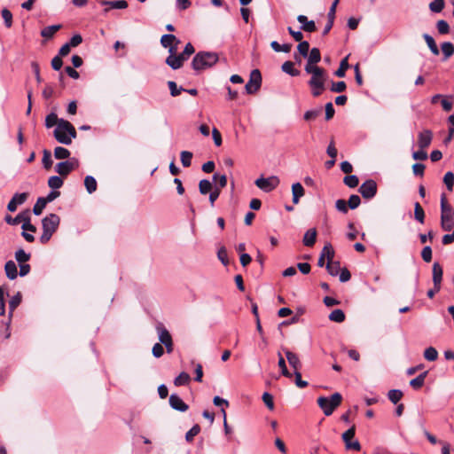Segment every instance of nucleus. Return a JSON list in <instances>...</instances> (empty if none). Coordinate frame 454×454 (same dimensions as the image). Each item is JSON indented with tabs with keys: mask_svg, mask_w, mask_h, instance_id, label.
Wrapping results in <instances>:
<instances>
[{
	"mask_svg": "<svg viewBox=\"0 0 454 454\" xmlns=\"http://www.w3.org/2000/svg\"><path fill=\"white\" fill-rule=\"evenodd\" d=\"M195 52V49L191 43H186L184 51L177 54V47H170L168 51V56L167 57L165 63L173 70L180 69L184 61H186L191 55Z\"/></svg>",
	"mask_w": 454,
	"mask_h": 454,
	"instance_id": "1",
	"label": "nucleus"
},
{
	"mask_svg": "<svg viewBox=\"0 0 454 454\" xmlns=\"http://www.w3.org/2000/svg\"><path fill=\"white\" fill-rule=\"evenodd\" d=\"M218 60L219 56L216 52L201 51L194 55L191 66L196 73H200L215 66Z\"/></svg>",
	"mask_w": 454,
	"mask_h": 454,
	"instance_id": "2",
	"label": "nucleus"
},
{
	"mask_svg": "<svg viewBox=\"0 0 454 454\" xmlns=\"http://www.w3.org/2000/svg\"><path fill=\"white\" fill-rule=\"evenodd\" d=\"M441 226L444 231H450L454 226V209L447 202L444 193L441 196Z\"/></svg>",
	"mask_w": 454,
	"mask_h": 454,
	"instance_id": "3",
	"label": "nucleus"
},
{
	"mask_svg": "<svg viewBox=\"0 0 454 454\" xmlns=\"http://www.w3.org/2000/svg\"><path fill=\"white\" fill-rule=\"evenodd\" d=\"M4 221L10 225H17L22 223L21 229L31 232L36 231V227L31 223V217L29 210H25L19 213L15 217L6 215Z\"/></svg>",
	"mask_w": 454,
	"mask_h": 454,
	"instance_id": "4",
	"label": "nucleus"
},
{
	"mask_svg": "<svg viewBox=\"0 0 454 454\" xmlns=\"http://www.w3.org/2000/svg\"><path fill=\"white\" fill-rule=\"evenodd\" d=\"M342 401V396L340 393L336 392L333 394L330 397L320 396L317 399L318 406L323 410L324 414L325 416H330L333 414L334 410L340 405Z\"/></svg>",
	"mask_w": 454,
	"mask_h": 454,
	"instance_id": "5",
	"label": "nucleus"
},
{
	"mask_svg": "<svg viewBox=\"0 0 454 454\" xmlns=\"http://www.w3.org/2000/svg\"><path fill=\"white\" fill-rule=\"evenodd\" d=\"M304 70L307 74H311V78L308 82L309 87H317L322 88V83L327 80V73L326 71L320 67H310L309 65H305Z\"/></svg>",
	"mask_w": 454,
	"mask_h": 454,
	"instance_id": "6",
	"label": "nucleus"
},
{
	"mask_svg": "<svg viewBox=\"0 0 454 454\" xmlns=\"http://www.w3.org/2000/svg\"><path fill=\"white\" fill-rule=\"evenodd\" d=\"M262 85V74L259 69H254L250 73V79L246 84L245 89L247 94L255 93Z\"/></svg>",
	"mask_w": 454,
	"mask_h": 454,
	"instance_id": "7",
	"label": "nucleus"
},
{
	"mask_svg": "<svg viewBox=\"0 0 454 454\" xmlns=\"http://www.w3.org/2000/svg\"><path fill=\"white\" fill-rule=\"evenodd\" d=\"M279 184V179L276 176L270 177H259L255 180V185L265 192L273 191Z\"/></svg>",
	"mask_w": 454,
	"mask_h": 454,
	"instance_id": "8",
	"label": "nucleus"
},
{
	"mask_svg": "<svg viewBox=\"0 0 454 454\" xmlns=\"http://www.w3.org/2000/svg\"><path fill=\"white\" fill-rule=\"evenodd\" d=\"M377 183L372 179L364 182L359 187V192L365 200H371L377 194Z\"/></svg>",
	"mask_w": 454,
	"mask_h": 454,
	"instance_id": "9",
	"label": "nucleus"
},
{
	"mask_svg": "<svg viewBox=\"0 0 454 454\" xmlns=\"http://www.w3.org/2000/svg\"><path fill=\"white\" fill-rule=\"evenodd\" d=\"M59 223V216L57 214H50L42 220L43 231L54 234L58 230Z\"/></svg>",
	"mask_w": 454,
	"mask_h": 454,
	"instance_id": "10",
	"label": "nucleus"
},
{
	"mask_svg": "<svg viewBox=\"0 0 454 454\" xmlns=\"http://www.w3.org/2000/svg\"><path fill=\"white\" fill-rule=\"evenodd\" d=\"M79 166V161L75 158H72L69 160H65L58 163L56 165V172L60 176H66L73 170L77 168Z\"/></svg>",
	"mask_w": 454,
	"mask_h": 454,
	"instance_id": "11",
	"label": "nucleus"
},
{
	"mask_svg": "<svg viewBox=\"0 0 454 454\" xmlns=\"http://www.w3.org/2000/svg\"><path fill=\"white\" fill-rule=\"evenodd\" d=\"M62 121H64V119H60L59 125L53 131V135L59 143L68 145L71 144V137H67V132L65 128L62 127Z\"/></svg>",
	"mask_w": 454,
	"mask_h": 454,
	"instance_id": "12",
	"label": "nucleus"
},
{
	"mask_svg": "<svg viewBox=\"0 0 454 454\" xmlns=\"http://www.w3.org/2000/svg\"><path fill=\"white\" fill-rule=\"evenodd\" d=\"M20 302H21V294L20 293H17L15 295H13L11 298L10 301H9V318H8L7 323H6L7 333L5 334V339L10 338V336H11V333L9 331V326H10V324H11V318L12 317L13 311L20 304Z\"/></svg>",
	"mask_w": 454,
	"mask_h": 454,
	"instance_id": "13",
	"label": "nucleus"
},
{
	"mask_svg": "<svg viewBox=\"0 0 454 454\" xmlns=\"http://www.w3.org/2000/svg\"><path fill=\"white\" fill-rule=\"evenodd\" d=\"M27 197H28V193H27V192L15 193L12 196V198L11 199V200L9 201V203L7 205V209L10 212L16 211L18 206L22 205L26 202V200H27Z\"/></svg>",
	"mask_w": 454,
	"mask_h": 454,
	"instance_id": "14",
	"label": "nucleus"
},
{
	"mask_svg": "<svg viewBox=\"0 0 454 454\" xmlns=\"http://www.w3.org/2000/svg\"><path fill=\"white\" fill-rule=\"evenodd\" d=\"M432 273H433V283H434V288L436 289V291H440L441 283L442 280L443 270H442V267L440 265L439 262H434Z\"/></svg>",
	"mask_w": 454,
	"mask_h": 454,
	"instance_id": "15",
	"label": "nucleus"
},
{
	"mask_svg": "<svg viewBox=\"0 0 454 454\" xmlns=\"http://www.w3.org/2000/svg\"><path fill=\"white\" fill-rule=\"evenodd\" d=\"M169 405L172 409L182 412L186 411L189 408V406L176 394L170 395Z\"/></svg>",
	"mask_w": 454,
	"mask_h": 454,
	"instance_id": "16",
	"label": "nucleus"
},
{
	"mask_svg": "<svg viewBox=\"0 0 454 454\" xmlns=\"http://www.w3.org/2000/svg\"><path fill=\"white\" fill-rule=\"evenodd\" d=\"M155 329L160 344L164 345L165 343H168L173 340L171 334L162 323H157Z\"/></svg>",
	"mask_w": 454,
	"mask_h": 454,
	"instance_id": "17",
	"label": "nucleus"
},
{
	"mask_svg": "<svg viewBox=\"0 0 454 454\" xmlns=\"http://www.w3.org/2000/svg\"><path fill=\"white\" fill-rule=\"evenodd\" d=\"M283 350L285 352L288 364L294 369V372H300V369L301 368V363L298 356L286 348H283Z\"/></svg>",
	"mask_w": 454,
	"mask_h": 454,
	"instance_id": "18",
	"label": "nucleus"
},
{
	"mask_svg": "<svg viewBox=\"0 0 454 454\" xmlns=\"http://www.w3.org/2000/svg\"><path fill=\"white\" fill-rule=\"evenodd\" d=\"M180 40L173 34L163 35L160 38V44L163 48L177 47Z\"/></svg>",
	"mask_w": 454,
	"mask_h": 454,
	"instance_id": "19",
	"label": "nucleus"
},
{
	"mask_svg": "<svg viewBox=\"0 0 454 454\" xmlns=\"http://www.w3.org/2000/svg\"><path fill=\"white\" fill-rule=\"evenodd\" d=\"M433 134L429 129L420 132L418 137V144L420 149H426L432 142Z\"/></svg>",
	"mask_w": 454,
	"mask_h": 454,
	"instance_id": "20",
	"label": "nucleus"
},
{
	"mask_svg": "<svg viewBox=\"0 0 454 454\" xmlns=\"http://www.w3.org/2000/svg\"><path fill=\"white\" fill-rule=\"evenodd\" d=\"M100 4L106 6V8L104 10L105 12H107L110 9H126L128 7V3L125 0H102L100 1Z\"/></svg>",
	"mask_w": 454,
	"mask_h": 454,
	"instance_id": "21",
	"label": "nucleus"
},
{
	"mask_svg": "<svg viewBox=\"0 0 454 454\" xmlns=\"http://www.w3.org/2000/svg\"><path fill=\"white\" fill-rule=\"evenodd\" d=\"M297 20L301 24V28L305 32L311 33L316 31L317 27L315 22L313 20H309L305 15H299L297 17Z\"/></svg>",
	"mask_w": 454,
	"mask_h": 454,
	"instance_id": "22",
	"label": "nucleus"
},
{
	"mask_svg": "<svg viewBox=\"0 0 454 454\" xmlns=\"http://www.w3.org/2000/svg\"><path fill=\"white\" fill-rule=\"evenodd\" d=\"M308 61L306 65L310 67H317V64L321 60V53L318 48H312L308 54Z\"/></svg>",
	"mask_w": 454,
	"mask_h": 454,
	"instance_id": "23",
	"label": "nucleus"
},
{
	"mask_svg": "<svg viewBox=\"0 0 454 454\" xmlns=\"http://www.w3.org/2000/svg\"><path fill=\"white\" fill-rule=\"evenodd\" d=\"M293 203L298 204L300 199L304 196L305 191L301 183H295L292 185Z\"/></svg>",
	"mask_w": 454,
	"mask_h": 454,
	"instance_id": "24",
	"label": "nucleus"
},
{
	"mask_svg": "<svg viewBox=\"0 0 454 454\" xmlns=\"http://www.w3.org/2000/svg\"><path fill=\"white\" fill-rule=\"evenodd\" d=\"M4 270H5L6 277L11 280L15 279L18 276L17 266H16L15 262L12 260L6 262V263L4 265Z\"/></svg>",
	"mask_w": 454,
	"mask_h": 454,
	"instance_id": "25",
	"label": "nucleus"
},
{
	"mask_svg": "<svg viewBox=\"0 0 454 454\" xmlns=\"http://www.w3.org/2000/svg\"><path fill=\"white\" fill-rule=\"evenodd\" d=\"M317 231L316 229L308 230L303 237V244L306 247H312L316 243Z\"/></svg>",
	"mask_w": 454,
	"mask_h": 454,
	"instance_id": "26",
	"label": "nucleus"
},
{
	"mask_svg": "<svg viewBox=\"0 0 454 454\" xmlns=\"http://www.w3.org/2000/svg\"><path fill=\"white\" fill-rule=\"evenodd\" d=\"M443 60H447L454 54V44L450 42H444L441 44Z\"/></svg>",
	"mask_w": 454,
	"mask_h": 454,
	"instance_id": "27",
	"label": "nucleus"
},
{
	"mask_svg": "<svg viewBox=\"0 0 454 454\" xmlns=\"http://www.w3.org/2000/svg\"><path fill=\"white\" fill-rule=\"evenodd\" d=\"M423 38L425 39L428 48L430 49L431 52L437 56L440 54V51H439V48L434 41V39L433 38V36H431L430 35L428 34H424L423 35Z\"/></svg>",
	"mask_w": 454,
	"mask_h": 454,
	"instance_id": "28",
	"label": "nucleus"
},
{
	"mask_svg": "<svg viewBox=\"0 0 454 454\" xmlns=\"http://www.w3.org/2000/svg\"><path fill=\"white\" fill-rule=\"evenodd\" d=\"M281 69L286 74L291 76H298L300 74V71L294 68V64L292 61H286L282 64Z\"/></svg>",
	"mask_w": 454,
	"mask_h": 454,
	"instance_id": "29",
	"label": "nucleus"
},
{
	"mask_svg": "<svg viewBox=\"0 0 454 454\" xmlns=\"http://www.w3.org/2000/svg\"><path fill=\"white\" fill-rule=\"evenodd\" d=\"M427 375V372H424L420 373L419 376H417L416 378L412 379L410 381V386L411 387H413L414 389L420 388L424 385L425 379H426Z\"/></svg>",
	"mask_w": 454,
	"mask_h": 454,
	"instance_id": "30",
	"label": "nucleus"
},
{
	"mask_svg": "<svg viewBox=\"0 0 454 454\" xmlns=\"http://www.w3.org/2000/svg\"><path fill=\"white\" fill-rule=\"evenodd\" d=\"M61 28V25H52L45 27L41 31V35L44 38H51L53 35Z\"/></svg>",
	"mask_w": 454,
	"mask_h": 454,
	"instance_id": "31",
	"label": "nucleus"
},
{
	"mask_svg": "<svg viewBox=\"0 0 454 454\" xmlns=\"http://www.w3.org/2000/svg\"><path fill=\"white\" fill-rule=\"evenodd\" d=\"M214 189L212 183L207 179H202L199 183V191L200 194L206 195Z\"/></svg>",
	"mask_w": 454,
	"mask_h": 454,
	"instance_id": "32",
	"label": "nucleus"
},
{
	"mask_svg": "<svg viewBox=\"0 0 454 454\" xmlns=\"http://www.w3.org/2000/svg\"><path fill=\"white\" fill-rule=\"evenodd\" d=\"M348 56L345 57L340 63L339 68L334 72V74L337 77L342 78L346 74V71L349 68V64L348 62Z\"/></svg>",
	"mask_w": 454,
	"mask_h": 454,
	"instance_id": "33",
	"label": "nucleus"
},
{
	"mask_svg": "<svg viewBox=\"0 0 454 454\" xmlns=\"http://www.w3.org/2000/svg\"><path fill=\"white\" fill-rule=\"evenodd\" d=\"M278 365L281 370V374L286 378H291L293 376V374L288 371V369L286 367V360L282 356L280 352L278 353Z\"/></svg>",
	"mask_w": 454,
	"mask_h": 454,
	"instance_id": "34",
	"label": "nucleus"
},
{
	"mask_svg": "<svg viewBox=\"0 0 454 454\" xmlns=\"http://www.w3.org/2000/svg\"><path fill=\"white\" fill-rule=\"evenodd\" d=\"M84 185L87 192L91 194L97 190V181L92 176H87L84 179Z\"/></svg>",
	"mask_w": 454,
	"mask_h": 454,
	"instance_id": "35",
	"label": "nucleus"
},
{
	"mask_svg": "<svg viewBox=\"0 0 454 454\" xmlns=\"http://www.w3.org/2000/svg\"><path fill=\"white\" fill-rule=\"evenodd\" d=\"M326 270L331 276H337L340 270V262H333L328 261L326 266Z\"/></svg>",
	"mask_w": 454,
	"mask_h": 454,
	"instance_id": "36",
	"label": "nucleus"
},
{
	"mask_svg": "<svg viewBox=\"0 0 454 454\" xmlns=\"http://www.w3.org/2000/svg\"><path fill=\"white\" fill-rule=\"evenodd\" d=\"M46 205H47V202L45 201L44 198L39 197L37 199L35 204L34 205L33 213L35 215H40L43 213V210L44 209Z\"/></svg>",
	"mask_w": 454,
	"mask_h": 454,
	"instance_id": "37",
	"label": "nucleus"
},
{
	"mask_svg": "<svg viewBox=\"0 0 454 454\" xmlns=\"http://www.w3.org/2000/svg\"><path fill=\"white\" fill-rule=\"evenodd\" d=\"M329 319L333 322L342 323L345 320V314L341 309H334L330 313Z\"/></svg>",
	"mask_w": 454,
	"mask_h": 454,
	"instance_id": "38",
	"label": "nucleus"
},
{
	"mask_svg": "<svg viewBox=\"0 0 454 454\" xmlns=\"http://www.w3.org/2000/svg\"><path fill=\"white\" fill-rule=\"evenodd\" d=\"M270 46L271 48L276 51V52H280V51H283V52H289L292 49V44L290 43H284V44H279L277 41H273L271 42L270 43Z\"/></svg>",
	"mask_w": 454,
	"mask_h": 454,
	"instance_id": "39",
	"label": "nucleus"
},
{
	"mask_svg": "<svg viewBox=\"0 0 454 454\" xmlns=\"http://www.w3.org/2000/svg\"><path fill=\"white\" fill-rule=\"evenodd\" d=\"M30 257L31 254L25 252L22 248H20L15 252V259L20 264L29 261Z\"/></svg>",
	"mask_w": 454,
	"mask_h": 454,
	"instance_id": "40",
	"label": "nucleus"
},
{
	"mask_svg": "<svg viewBox=\"0 0 454 454\" xmlns=\"http://www.w3.org/2000/svg\"><path fill=\"white\" fill-rule=\"evenodd\" d=\"M54 156L56 159L65 160L69 158L70 152L65 147L57 146L54 150Z\"/></svg>",
	"mask_w": 454,
	"mask_h": 454,
	"instance_id": "41",
	"label": "nucleus"
},
{
	"mask_svg": "<svg viewBox=\"0 0 454 454\" xmlns=\"http://www.w3.org/2000/svg\"><path fill=\"white\" fill-rule=\"evenodd\" d=\"M414 218L420 223H423L425 220L424 209L419 202H416L414 205Z\"/></svg>",
	"mask_w": 454,
	"mask_h": 454,
	"instance_id": "42",
	"label": "nucleus"
},
{
	"mask_svg": "<svg viewBox=\"0 0 454 454\" xmlns=\"http://www.w3.org/2000/svg\"><path fill=\"white\" fill-rule=\"evenodd\" d=\"M191 378L187 372H181L175 380L174 384L176 387L186 385L190 381Z\"/></svg>",
	"mask_w": 454,
	"mask_h": 454,
	"instance_id": "43",
	"label": "nucleus"
},
{
	"mask_svg": "<svg viewBox=\"0 0 454 454\" xmlns=\"http://www.w3.org/2000/svg\"><path fill=\"white\" fill-rule=\"evenodd\" d=\"M388 399L396 404L403 397V392L399 389H391L387 393Z\"/></svg>",
	"mask_w": 454,
	"mask_h": 454,
	"instance_id": "44",
	"label": "nucleus"
},
{
	"mask_svg": "<svg viewBox=\"0 0 454 454\" xmlns=\"http://www.w3.org/2000/svg\"><path fill=\"white\" fill-rule=\"evenodd\" d=\"M181 162L184 168H189L192 164V153L189 151H183L180 153Z\"/></svg>",
	"mask_w": 454,
	"mask_h": 454,
	"instance_id": "45",
	"label": "nucleus"
},
{
	"mask_svg": "<svg viewBox=\"0 0 454 454\" xmlns=\"http://www.w3.org/2000/svg\"><path fill=\"white\" fill-rule=\"evenodd\" d=\"M213 181L217 182V184L215 186H217L220 190L227 185L226 175H220L219 173H215L213 175Z\"/></svg>",
	"mask_w": 454,
	"mask_h": 454,
	"instance_id": "46",
	"label": "nucleus"
},
{
	"mask_svg": "<svg viewBox=\"0 0 454 454\" xmlns=\"http://www.w3.org/2000/svg\"><path fill=\"white\" fill-rule=\"evenodd\" d=\"M436 28L440 35H447L450 33V25L444 20H440L437 21Z\"/></svg>",
	"mask_w": 454,
	"mask_h": 454,
	"instance_id": "47",
	"label": "nucleus"
},
{
	"mask_svg": "<svg viewBox=\"0 0 454 454\" xmlns=\"http://www.w3.org/2000/svg\"><path fill=\"white\" fill-rule=\"evenodd\" d=\"M444 0H434L429 4V9L432 12L439 13L444 8Z\"/></svg>",
	"mask_w": 454,
	"mask_h": 454,
	"instance_id": "48",
	"label": "nucleus"
},
{
	"mask_svg": "<svg viewBox=\"0 0 454 454\" xmlns=\"http://www.w3.org/2000/svg\"><path fill=\"white\" fill-rule=\"evenodd\" d=\"M59 121H60V119L58 118V116L55 113H51L45 118V126L48 129L53 127L54 125L58 126Z\"/></svg>",
	"mask_w": 454,
	"mask_h": 454,
	"instance_id": "49",
	"label": "nucleus"
},
{
	"mask_svg": "<svg viewBox=\"0 0 454 454\" xmlns=\"http://www.w3.org/2000/svg\"><path fill=\"white\" fill-rule=\"evenodd\" d=\"M168 87L172 97H177L182 91L185 90L183 87H178L176 82L174 81H168Z\"/></svg>",
	"mask_w": 454,
	"mask_h": 454,
	"instance_id": "50",
	"label": "nucleus"
},
{
	"mask_svg": "<svg viewBox=\"0 0 454 454\" xmlns=\"http://www.w3.org/2000/svg\"><path fill=\"white\" fill-rule=\"evenodd\" d=\"M48 185L51 189H59L63 185V180L60 176H52L48 180Z\"/></svg>",
	"mask_w": 454,
	"mask_h": 454,
	"instance_id": "51",
	"label": "nucleus"
},
{
	"mask_svg": "<svg viewBox=\"0 0 454 454\" xmlns=\"http://www.w3.org/2000/svg\"><path fill=\"white\" fill-rule=\"evenodd\" d=\"M297 50L299 52V55L306 58L309 54V43L307 41H301L299 42V44L297 46Z\"/></svg>",
	"mask_w": 454,
	"mask_h": 454,
	"instance_id": "52",
	"label": "nucleus"
},
{
	"mask_svg": "<svg viewBox=\"0 0 454 454\" xmlns=\"http://www.w3.org/2000/svg\"><path fill=\"white\" fill-rule=\"evenodd\" d=\"M321 113H322L321 108L309 110V111L305 112V114L303 115V119L307 121H314L321 114Z\"/></svg>",
	"mask_w": 454,
	"mask_h": 454,
	"instance_id": "53",
	"label": "nucleus"
},
{
	"mask_svg": "<svg viewBox=\"0 0 454 454\" xmlns=\"http://www.w3.org/2000/svg\"><path fill=\"white\" fill-rule=\"evenodd\" d=\"M62 127L65 128L66 131L67 132V137H71V140L73 138H75L77 136L76 130L74 127L68 121H62Z\"/></svg>",
	"mask_w": 454,
	"mask_h": 454,
	"instance_id": "54",
	"label": "nucleus"
},
{
	"mask_svg": "<svg viewBox=\"0 0 454 454\" xmlns=\"http://www.w3.org/2000/svg\"><path fill=\"white\" fill-rule=\"evenodd\" d=\"M355 434H356L355 426L351 427L349 429H348L347 431H345L342 434L341 438L345 443V447H347V444H348V442H351V439L355 436Z\"/></svg>",
	"mask_w": 454,
	"mask_h": 454,
	"instance_id": "55",
	"label": "nucleus"
},
{
	"mask_svg": "<svg viewBox=\"0 0 454 454\" xmlns=\"http://www.w3.org/2000/svg\"><path fill=\"white\" fill-rule=\"evenodd\" d=\"M343 183L349 188H355L359 184V179L355 175H349L344 177Z\"/></svg>",
	"mask_w": 454,
	"mask_h": 454,
	"instance_id": "56",
	"label": "nucleus"
},
{
	"mask_svg": "<svg viewBox=\"0 0 454 454\" xmlns=\"http://www.w3.org/2000/svg\"><path fill=\"white\" fill-rule=\"evenodd\" d=\"M424 357L427 361H434L438 357V352H437V350L434 348L429 347V348L425 349V351H424Z\"/></svg>",
	"mask_w": 454,
	"mask_h": 454,
	"instance_id": "57",
	"label": "nucleus"
},
{
	"mask_svg": "<svg viewBox=\"0 0 454 454\" xmlns=\"http://www.w3.org/2000/svg\"><path fill=\"white\" fill-rule=\"evenodd\" d=\"M43 165L44 168L50 169L52 166V159H51V153L48 150H43Z\"/></svg>",
	"mask_w": 454,
	"mask_h": 454,
	"instance_id": "58",
	"label": "nucleus"
},
{
	"mask_svg": "<svg viewBox=\"0 0 454 454\" xmlns=\"http://www.w3.org/2000/svg\"><path fill=\"white\" fill-rule=\"evenodd\" d=\"M443 182L447 187V189L451 192L453 190L454 185V174L450 171L447 172L444 175Z\"/></svg>",
	"mask_w": 454,
	"mask_h": 454,
	"instance_id": "59",
	"label": "nucleus"
},
{
	"mask_svg": "<svg viewBox=\"0 0 454 454\" xmlns=\"http://www.w3.org/2000/svg\"><path fill=\"white\" fill-rule=\"evenodd\" d=\"M200 432V427L194 425L185 434V440L189 442H192L193 438Z\"/></svg>",
	"mask_w": 454,
	"mask_h": 454,
	"instance_id": "60",
	"label": "nucleus"
},
{
	"mask_svg": "<svg viewBox=\"0 0 454 454\" xmlns=\"http://www.w3.org/2000/svg\"><path fill=\"white\" fill-rule=\"evenodd\" d=\"M321 255L326 257L328 261H332L334 256V250L331 244H326L321 252Z\"/></svg>",
	"mask_w": 454,
	"mask_h": 454,
	"instance_id": "61",
	"label": "nucleus"
},
{
	"mask_svg": "<svg viewBox=\"0 0 454 454\" xmlns=\"http://www.w3.org/2000/svg\"><path fill=\"white\" fill-rule=\"evenodd\" d=\"M347 88L346 82L343 81L332 82L331 91L340 93L343 92Z\"/></svg>",
	"mask_w": 454,
	"mask_h": 454,
	"instance_id": "62",
	"label": "nucleus"
},
{
	"mask_svg": "<svg viewBox=\"0 0 454 454\" xmlns=\"http://www.w3.org/2000/svg\"><path fill=\"white\" fill-rule=\"evenodd\" d=\"M1 14H2V17L4 20V25L7 27H11L12 25V12L6 9V8H4L1 12Z\"/></svg>",
	"mask_w": 454,
	"mask_h": 454,
	"instance_id": "63",
	"label": "nucleus"
},
{
	"mask_svg": "<svg viewBox=\"0 0 454 454\" xmlns=\"http://www.w3.org/2000/svg\"><path fill=\"white\" fill-rule=\"evenodd\" d=\"M347 202L350 209H356V207H359L361 203V199L358 195L352 194Z\"/></svg>",
	"mask_w": 454,
	"mask_h": 454,
	"instance_id": "64",
	"label": "nucleus"
}]
</instances>
